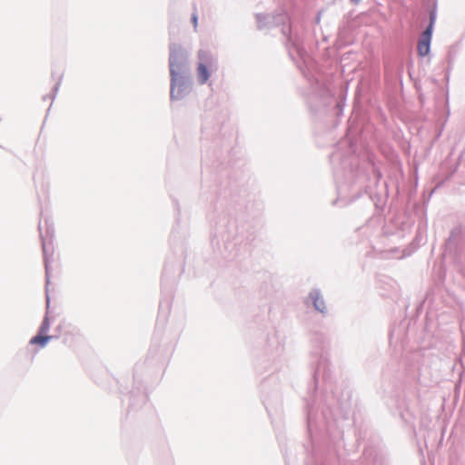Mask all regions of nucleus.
I'll list each match as a JSON object with an SVG mask.
<instances>
[{"label": "nucleus", "mask_w": 465, "mask_h": 465, "mask_svg": "<svg viewBox=\"0 0 465 465\" xmlns=\"http://www.w3.org/2000/svg\"><path fill=\"white\" fill-rule=\"evenodd\" d=\"M198 57L200 59V63L197 66V75L199 82L203 84H205L210 77L208 67L211 69L213 67L214 59L207 51L204 50L199 51Z\"/></svg>", "instance_id": "obj_1"}, {"label": "nucleus", "mask_w": 465, "mask_h": 465, "mask_svg": "<svg viewBox=\"0 0 465 465\" xmlns=\"http://www.w3.org/2000/svg\"><path fill=\"white\" fill-rule=\"evenodd\" d=\"M435 17L434 15H430V23L427 29L423 32L421 35L419 42H418V54L420 56H425L430 53V40H431V35H432V28L434 25Z\"/></svg>", "instance_id": "obj_2"}, {"label": "nucleus", "mask_w": 465, "mask_h": 465, "mask_svg": "<svg viewBox=\"0 0 465 465\" xmlns=\"http://www.w3.org/2000/svg\"><path fill=\"white\" fill-rule=\"evenodd\" d=\"M183 69V61L182 58L176 54H172L170 56V72L172 75V94L174 91V82L176 78L180 75Z\"/></svg>", "instance_id": "obj_3"}, {"label": "nucleus", "mask_w": 465, "mask_h": 465, "mask_svg": "<svg viewBox=\"0 0 465 465\" xmlns=\"http://www.w3.org/2000/svg\"><path fill=\"white\" fill-rule=\"evenodd\" d=\"M48 330V322H44L41 329L40 333L34 338L31 339L30 343L31 344H38L41 347H44L47 341L51 339V336H48L45 334V332Z\"/></svg>", "instance_id": "obj_4"}, {"label": "nucleus", "mask_w": 465, "mask_h": 465, "mask_svg": "<svg viewBox=\"0 0 465 465\" xmlns=\"http://www.w3.org/2000/svg\"><path fill=\"white\" fill-rule=\"evenodd\" d=\"M309 298L312 302L313 306L317 311L321 312H324L326 311L325 302L318 291L312 292Z\"/></svg>", "instance_id": "obj_5"}, {"label": "nucleus", "mask_w": 465, "mask_h": 465, "mask_svg": "<svg viewBox=\"0 0 465 465\" xmlns=\"http://www.w3.org/2000/svg\"><path fill=\"white\" fill-rule=\"evenodd\" d=\"M193 21L194 23V25L196 26V25H197V17L195 15L193 16Z\"/></svg>", "instance_id": "obj_6"}]
</instances>
